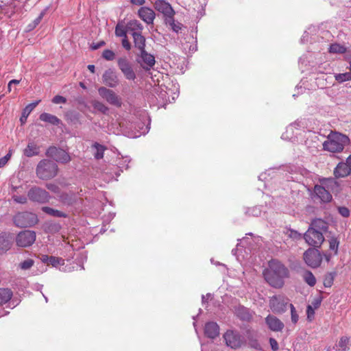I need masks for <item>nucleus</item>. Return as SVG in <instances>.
<instances>
[{
  "label": "nucleus",
  "mask_w": 351,
  "mask_h": 351,
  "mask_svg": "<svg viewBox=\"0 0 351 351\" xmlns=\"http://www.w3.org/2000/svg\"><path fill=\"white\" fill-rule=\"evenodd\" d=\"M265 322L272 331L280 332L284 328V324L278 317L271 315H269L265 318Z\"/></svg>",
  "instance_id": "nucleus-18"
},
{
  "label": "nucleus",
  "mask_w": 351,
  "mask_h": 351,
  "mask_svg": "<svg viewBox=\"0 0 351 351\" xmlns=\"http://www.w3.org/2000/svg\"><path fill=\"white\" fill-rule=\"evenodd\" d=\"M34 265V261L32 259H27L20 264V267L23 269H28Z\"/></svg>",
  "instance_id": "nucleus-48"
},
{
  "label": "nucleus",
  "mask_w": 351,
  "mask_h": 351,
  "mask_svg": "<svg viewBox=\"0 0 351 351\" xmlns=\"http://www.w3.org/2000/svg\"><path fill=\"white\" fill-rule=\"evenodd\" d=\"M304 260L309 267L317 268L320 265L322 257L319 250L310 248L304 253Z\"/></svg>",
  "instance_id": "nucleus-9"
},
{
  "label": "nucleus",
  "mask_w": 351,
  "mask_h": 351,
  "mask_svg": "<svg viewBox=\"0 0 351 351\" xmlns=\"http://www.w3.org/2000/svg\"><path fill=\"white\" fill-rule=\"evenodd\" d=\"M309 227L313 228L314 230L321 232L322 235L324 233L328 232V223L321 219H315L313 220Z\"/></svg>",
  "instance_id": "nucleus-23"
},
{
  "label": "nucleus",
  "mask_w": 351,
  "mask_h": 351,
  "mask_svg": "<svg viewBox=\"0 0 351 351\" xmlns=\"http://www.w3.org/2000/svg\"><path fill=\"white\" fill-rule=\"evenodd\" d=\"M44 16V12H41L39 16L32 23L27 25V30L32 31L33 30L41 21L43 17Z\"/></svg>",
  "instance_id": "nucleus-44"
},
{
  "label": "nucleus",
  "mask_w": 351,
  "mask_h": 351,
  "mask_svg": "<svg viewBox=\"0 0 351 351\" xmlns=\"http://www.w3.org/2000/svg\"><path fill=\"white\" fill-rule=\"evenodd\" d=\"M346 51V48L340 44L333 43L330 45L329 52L331 53H344Z\"/></svg>",
  "instance_id": "nucleus-37"
},
{
  "label": "nucleus",
  "mask_w": 351,
  "mask_h": 351,
  "mask_svg": "<svg viewBox=\"0 0 351 351\" xmlns=\"http://www.w3.org/2000/svg\"><path fill=\"white\" fill-rule=\"evenodd\" d=\"M350 350V338L341 337L336 345L335 351H348Z\"/></svg>",
  "instance_id": "nucleus-30"
},
{
  "label": "nucleus",
  "mask_w": 351,
  "mask_h": 351,
  "mask_svg": "<svg viewBox=\"0 0 351 351\" xmlns=\"http://www.w3.org/2000/svg\"><path fill=\"white\" fill-rule=\"evenodd\" d=\"M131 3L137 5H142L145 3V0H130Z\"/></svg>",
  "instance_id": "nucleus-60"
},
{
  "label": "nucleus",
  "mask_w": 351,
  "mask_h": 351,
  "mask_svg": "<svg viewBox=\"0 0 351 351\" xmlns=\"http://www.w3.org/2000/svg\"><path fill=\"white\" fill-rule=\"evenodd\" d=\"M59 201L65 205H72L76 200V195L73 192L61 193L58 195Z\"/></svg>",
  "instance_id": "nucleus-24"
},
{
  "label": "nucleus",
  "mask_w": 351,
  "mask_h": 351,
  "mask_svg": "<svg viewBox=\"0 0 351 351\" xmlns=\"http://www.w3.org/2000/svg\"><path fill=\"white\" fill-rule=\"evenodd\" d=\"M40 260L43 263L49 264V260H50V256H49L47 255L43 254L40 256Z\"/></svg>",
  "instance_id": "nucleus-59"
},
{
  "label": "nucleus",
  "mask_w": 351,
  "mask_h": 351,
  "mask_svg": "<svg viewBox=\"0 0 351 351\" xmlns=\"http://www.w3.org/2000/svg\"><path fill=\"white\" fill-rule=\"evenodd\" d=\"M306 314L308 320L310 322L312 321L314 318L315 310L311 305L307 306Z\"/></svg>",
  "instance_id": "nucleus-51"
},
{
  "label": "nucleus",
  "mask_w": 351,
  "mask_h": 351,
  "mask_svg": "<svg viewBox=\"0 0 351 351\" xmlns=\"http://www.w3.org/2000/svg\"><path fill=\"white\" fill-rule=\"evenodd\" d=\"M223 337L226 344L232 349L241 348L244 342L243 337L237 331L228 330Z\"/></svg>",
  "instance_id": "nucleus-5"
},
{
  "label": "nucleus",
  "mask_w": 351,
  "mask_h": 351,
  "mask_svg": "<svg viewBox=\"0 0 351 351\" xmlns=\"http://www.w3.org/2000/svg\"><path fill=\"white\" fill-rule=\"evenodd\" d=\"M304 281L310 287H313L316 284V278L313 273L308 270H305L302 274Z\"/></svg>",
  "instance_id": "nucleus-34"
},
{
  "label": "nucleus",
  "mask_w": 351,
  "mask_h": 351,
  "mask_svg": "<svg viewBox=\"0 0 351 351\" xmlns=\"http://www.w3.org/2000/svg\"><path fill=\"white\" fill-rule=\"evenodd\" d=\"M127 29L126 27H125L124 25L120 23H118V24L115 27V31L114 34L117 37H126L127 36Z\"/></svg>",
  "instance_id": "nucleus-38"
},
{
  "label": "nucleus",
  "mask_w": 351,
  "mask_h": 351,
  "mask_svg": "<svg viewBox=\"0 0 351 351\" xmlns=\"http://www.w3.org/2000/svg\"><path fill=\"white\" fill-rule=\"evenodd\" d=\"M314 192L322 202H329L332 199L331 194L322 186L315 185Z\"/></svg>",
  "instance_id": "nucleus-21"
},
{
  "label": "nucleus",
  "mask_w": 351,
  "mask_h": 351,
  "mask_svg": "<svg viewBox=\"0 0 351 351\" xmlns=\"http://www.w3.org/2000/svg\"><path fill=\"white\" fill-rule=\"evenodd\" d=\"M40 100H38L25 106V108L23 110L22 115L20 118L21 123H24L26 121L29 114L36 107V106L40 103Z\"/></svg>",
  "instance_id": "nucleus-29"
},
{
  "label": "nucleus",
  "mask_w": 351,
  "mask_h": 351,
  "mask_svg": "<svg viewBox=\"0 0 351 351\" xmlns=\"http://www.w3.org/2000/svg\"><path fill=\"white\" fill-rule=\"evenodd\" d=\"M8 162L5 160V158H0V168L4 167Z\"/></svg>",
  "instance_id": "nucleus-63"
},
{
  "label": "nucleus",
  "mask_w": 351,
  "mask_h": 351,
  "mask_svg": "<svg viewBox=\"0 0 351 351\" xmlns=\"http://www.w3.org/2000/svg\"><path fill=\"white\" fill-rule=\"evenodd\" d=\"M103 81L109 87L114 88L119 84V78L117 73L112 69L106 70L103 76Z\"/></svg>",
  "instance_id": "nucleus-17"
},
{
  "label": "nucleus",
  "mask_w": 351,
  "mask_h": 351,
  "mask_svg": "<svg viewBox=\"0 0 351 351\" xmlns=\"http://www.w3.org/2000/svg\"><path fill=\"white\" fill-rule=\"evenodd\" d=\"M303 238L309 245L314 247H320L324 241V237L322 232L314 230L311 227H308L307 231L304 234Z\"/></svg>",
  "instance_id": "nucleus-8"
},
{
  "label": "nucleus",
  "mask_w": 351,
  "mask_h": 351,
  "mask_svg": "<svg viewBox=\"0 0 351 351\" xmlns=\"http://www.w3.org/2000/svg\"><path fill=\"white\" fill-rule=\"evenodd\" d=\"M11 247V241L5 233L0 234V254H2Z\"/></svg>",
  "instance_id": "nucleus-26"
},
{
  "label": "nucleus",
  "mask_w": 351,
  "mask_h": 351,
  "mask_svg": "<svg viewBox=\"0 0 351 351\" xmlns=\"http://www.w3.org/2000/svg\"><path fill=\"white\" fill-rule=\"evenodd\" d=\"M126 29L133 37L134 35L142 34L143 25L137 20H131L127 23Z\"/></svg>",
  "instance_id": "nucleus-20"
},
{
  "label": "nucleus",
  "mask_w": 351,
  "mask_h": 351,
  "mask_svg": "<svg viewBox=\"0 0 351 351\" xmlns=\"http://www.w3.org/2000/svg\"><path fill=\"white\" fill-rule=\"evenodd\" d=\"M138 16L147 25L153 24L156 18L154 10L148 7H141L138 11Z\"/></svg>",
  "instance_id": "nucleus-16"
},
{
  "label": "nucleus",
  "mask_w": 351,
  "mask_h": 351,
  "mask_svg": "<svg viewBox=\"0 0 351 351\" xmlns=\"http://www.w3.org/2000/svg\"><path fill=\"white\" fill-rule=\"evenodd\" d=\"M42 210L46 214L55 217H66L67 215L60 210H56L51 207L44 206L42 208Z\"/></svg>",
  "instance_id": "nucleus-32"
},
{
  "label": "nucleus",
  "mask_w": 351,
  "mask_h": 351,
  "mask_svg": "<svg viewBox=\"0 0 351 351\" xmlns=\"http://www.w3.org/2000/svg\"><path fill=\"white\" fill-rule=\"evenodd\" d=\"M92 104L95 109L99 110V112L104 114L107 113L108 111V108L101 101L95 100L93 101Z\"/></svg>",
  "instance_id": "nucleus-41"
},
{
  "label": "nucleus",
  "mask_w": 351,
  "mask_h": 351,
  "mask_svg": "<svg viewBox=\"0 0 351 351\" xmlns=\"http://www.w3.org/2000/svg\"><path fill=\"white\" fill-rule=\"evenodd\" d=\"M27 197L31 201L40 204L48 202L51 198L46 190L38 186L32 187L27 193Z\"/></svg>",
  "instance_id": "nucleus-7"
},
{
  "label": "nucleus",
  "mask_w": 351,
  "mask_h": 351,
  "mask_svg": "<svg viewBox=\"0 0 351 351\" xmlns=\"http://www.w3.org/2000/svg\"><path fill=\"white\" fill-rule=\"evenodd\" d=\"M14 201L19 204H25L27 202V197L25 196H14Z\"/></svg>",
  "instance_id": "nucleus-55"
},
{
  "label": "nucleus",
  "mask_w": 351,
  "mask_h": 351,
  "mask_svg": "<svg viewBox=\"0 0 351 351\" xmlns=\"http://www.w3.org/2000/svg\"><path fill=\"white\" fill-rule=\"evenodd\" d=\"M269 343H270V346H271V349L274 350V351H276L278 350V342L276 341V339H273V338H270L269 339Z\"/></svg>",
  "instance_id": "nucleus-56"
},
{
  "label": "nucleus",
  "mask_w": 351,
  "mask_h": 351,
  "mask_svg": "<svg viewBox=\"0 0 351 351\" xmlns=\"http://www.w3.org/2000/svg\"><path fill=\"white\" fill-rule=\"evenodd\" d=\"M105 44H106L105 42L101 40L97 43H93L90 45V48L93 50H96V49H98L99 48L101 47L102 46H104Z\"/></svg>",
  "instance_id": "nucleus-58"
},
{
  "label": "nucleus",
  "mask_w": 351,
  "mask_h": 351,
  "mask_svg": "<svg viewBox=\"0 0 351 351\" xmlns=\"http://www.w3.org/2000/svg\"><path fill=\"white\" fill-rule=\"evenodd\" d=\"M64 260L55 256H50V260L49 264L51 265L53 267H57L60 265H64Z\"/></svg>",
  "instance_id": "nucleus-46"
},
{
  "label": "nucleus",
  "mask_w": 351,
  "mask_h": 351,
  "mask_svg": "<svg viewBox=\"0 0 351 351\" xmlns=\"http://www.w3.org/2000/svg\"><path fill=\"white\" fill-rule=\"evenodd\" d=\"M235 314L243 321H249L252 318L249 309L243 306H239L235 308Z\"/></svg>",
  "instance_id": "nucleus-27"
},
{
  "label": "nucleus",
  "mask_w": 351,
  "mask_h": 351,
  "mask_svg": "<svg viewBox=\"0 0 351 351\" xmlns=\"http://www.w3.org/2000/svg\"><path fill=\"white\" fill-rule=\"evenodd\" d=\"M204 334L208 338H216L219 335V325L214 322L206 323L204 327Z\"/></svg>",
  "instance_id": "nucleus-19"
},
{
  "label": "nucleus",
  "mask_w": 351,
  "mask_h": 351,
  "mask_svg": "<svg viewBox=\"0 0 351 351\" xmlns=\"http://www.w3.org/2000/svg\"><path fill=\"white\" fill-rule=\"evenodd\" d=\"M36 240V233L32 230L20 232L16 238V245L19 247H26L32 245Z\"/></svg>",
  "instance_id": "nucleus-12"
},
{
  "label": "nucleus",
  "mask_w": 351,
  "mask_h": 351,
  "mask_svg": "<svg viewBox=\"0 0 351 351\" xmlns=\"http://www.w3.org/2000/svg\"><path fill=\"white\" fill-rule=\"evenodd\" d=\"M288 304L289 299L282 295H274L269 300V306L274 313L285 312Z\"/></svg>",
  "instance_id": "nucleus-6"
},
{
  "label": "nucleus",
  "mask_w": 351,
  "mask_h": 351,
  "mask_svg": "<svg viewBox=\"0 0 351 351\" xmlns=\"http://www.w3.org/2000/svg\"><path fill=\"white\" fill-rule=\"evenodd\" d=\"M121 44H122L123 47L124 49H125L126 50L129 51V50L131 49V47L132 46H131V44L129 42L127 36L123 38L122 41H121Z\"/></svg>",
  "instance_id": "nucleus-54"
},
{
  "label": "nucleus",
  "mask_w": 351,
  "mask_h": 351,
  "mask_svg": "<svg viewBox=\"0 0 351 351\" xmlns=\"http://www.w3.org/2000/svg\"><path fill=\"white\" fill-rule=\"evenodd\" d=\"M52 102L56 104H65L66 102V99L62 96L56 95L52 99Z\"/></svg>",
  "instance_id": "nucleus-52"
},
{
  "label": "nucleus",
  "mask_w": 351,
  "mask_h": 351,
  "mask_svg": "<svg viewBox=\"0 0 351 351\" xmlns=\"http://www.w3.org/2000/svg\"><path fill=\"white\" fill-rule=\"evenodd\" d=\"M286 234L291 239H293V240H295V241H298V240H300L303 238V236L302 235V234H300L299 232H298L297 230H293V229H287V232H286Z\"/></svg>",
  "instance_id": "nucleus-42"
},
{
  "label": "nucleus",
  "mask_w": 351,
  "mask_h": 351,
  "mask_svg": "<svg viewBox=\"0 0 351 351\" xmlns=\"http://www.w3.org/2000/svg\"><path fill=\"white\" fill-rule=\"evenodd\" d=\"M46 188L49 190L50 191L53 192L55 194H57L58 195L60 193V189L59 186L53 183H47L46 184Z\"/></svg>",
  "instance_id": "nucleus-47"
},
{
  "label": "nucleus",
  "mask_w": 351,
  "mask_h": 351,
  "mask_svg": "<svg viewBox=\"0 0 351 351\" xmlns=\"http://www.w3.org/2000/svg\"><path fill=\"white\" fill-rule=\"evenodd\" d=\"M12 149H10L8 153L5 156H3V158H5V160L7 162H8V160L10 159L11 158V156H12Z\"/></svg>",
  "instance_id": "nucleus-62"
},
{
  "label": "nucleus",
  "mask_w": 351,
  "mask_h": 351,
  "mask_svg": "<svg viewBox=\"0 0 351 351\" xmlns=\"http://www.w3.org/2000/svg\"><path fill=\"white\" fill-rule=\"evenodd\" d=\"M351 170L346 163L339 162L334 169L335 178H344L350 174Z\"/></svg>",
  "instance_id": "nucleus-22"
},
{
  "label": "nucleus",
  "mask_w": 351,
  "mask_h": 351,
  "mask_svg": "<svg viewBox=\"0 0 351 351\" xmlns=\"http://www.w3.org/2000/svg\"><path fill=\"white\" fill-rule=\"evenodd\" d=\"M130 161V160L128 157H125L118 162L117 165L119 168L127 169L128 168V163Z\"/></svg>",
  "instance_id": "nucleus-50"
},
{
  "label": "nucleus",
  "mask_w": 351,
  "mask_h": 351,
  "mask_svg": "<svg viewBox=\"0 0 351 351\" xmlns=\"http://www.w3.org/2000/svg\"><path fill=\"white\" fill-rule=\"evenodd\" d=\"M98 93L99 95L103 99H106L110 104L117 107L121 106L122 103L120 98L112 90L108 89L106 87H100L98 89Z\"/></svg>",
  "instance_id": "nucleus-14"
},
{
  "label": "nucleus",
  "mask_w": 351,
  "mask_h": 351,
  "mask_svg": "<svg viewBox=\"0 0 351 351\" xmlns=\"http://www.w3.org/2000/svg\"><path fill=\"white\" fill-rule=\"evenodd\" d=\"M335 273H328L325 275L324 278V285L325 287H330L334 281Z\"/></svg>",
  "instance_id": "nucleus-43"
},
{
  "label": "nucleus",
  "mask_w": 351,
  "mask_h": 351,
  "mask_svg": "<svg viewBox=\"0 0 351 351\" xmlns=\"http://www.w3.org/2000/svg\"><path fill=\"white\" fill-rule=\"evenodd\" d=\"M102 58L108 61H111L115 58V53L112 50L105 49L102 53Z\"/></svg>",
  "instance_id": "nucleus-45"
},
{
  "label": "nucleus",
  "mask_w": 351,
  "mask_h": 351,
  "mask_svg": "<svg viewBox=\"0 0 351 351\" xmlns=\"http://www.w3.org/2000/svg\"><path fill=\"white\" fill-rule=\"evenodd\" d=\"M39 119L40 121L50 123L53 125H58L61 123V120L56 116L47 112L42 113Z\"/></svg>",
  "instance_id": "nucleus-25"
},
{
  "label": "nucleus",
  "mask_w": 351,
  "mask_h": 351,
  "mask_svg": "<svg viewBox=\"0 0 351 351\" xmlns=\"http://www.w3.org/2000/svg\"><path fill=\"white\" fill-rule=\"evenodd\" d=\"M38 222L36 214L29 212H23L16 214L14 217V224L21 228L31 227Z\"/></svg>",
  "instance_id": "nucleus-4"
},
{
  "label": "nucleus",
  "mask_w": 351,
  "mask_h": 351,
  "mask_svg": "<svg viewBox=\"0 0 351 351\" xmlns=\"http://www.w3.org/2000/svg\"><path fill=\"white\" fill-rule=\"evenodd\" d=\"M46 155L61 163H67L71 160V157L67 152L56 147H49L46 152Z\"/></svg>",
  "instance_id": "nucleus-11"
},
{
  "label": "nucleus",
  "mask_w": 351,
  "mask_h": 351,
  "mask_svg": "<svg viewBox=\"0 0 351 351\" xmlns=\"http://www.w3.org/2000/svg\"><path fill=\"white\" fill-rule=\"evenodd\" d=\"M154 8L162 13L165 19L171 18L175 15V11L169 3L165 0H156L154 4Z\"/></svg>",
  "instance_id": "nucleus-15"
},
{
  "label": "nucleus",
  "mask_w": 351,
  "mask_h": 351,
  "mask_svg": "<svg viewBox=\"0 0 351 351\" xmlns=\"http://www.w3.org/2000/svg\"><path fill=\"white\" fill-rule=\"evenodd\" d=\"M92 148L95 150L94 153V156L97 160H99L103 158L105 150L106 149V147L98 143H95L92 145Z\"/></svg>",
  "instance_id": "nucleus-35"
},
{
  "label": "nucleus",
  "mask_w": 351,
  "mask_h": 351,
  "mask_svg": "<svg viewBox=\"0 0 351 351\" xmlns=\"http://www.w3.org/2000/svg\"><path fill=\"white\" fill-rule=\"evenodd\" d=\"M338 210L339 214L344 217H348L350 215L349 209L345 206L339 207Z\"/></svg>",
  "instance_id": "nucleus-53"
},
{
  "label": "nucleus",
  "mask_w": 351,
  "mask_h": 351,
  "mask_svg": "<svg viewBox=\"0 0 351 351\" xmlns=\"http://www.w3.org/2000/svg\"><path fill=\"white\" fill-rule=\"evenodd\" d=\"M12 149H10L8 153L5 156H3V158H5V160L7 162H8V160L10 159L11 158V156H12Z\"/></svg>",
  "instance_id": "nucleus-61"
},
{
  "label": "nucleus",
  "mask_w": 351,
  "mask_h": 351,
  "mask_svg": "<svg viewBox=\"0 0 351 351\" xmlns=\"http://www.w3.org/2000/svg\"><path fill=\"white\" fill-rule=\"evenodd\" d=\"M58 165L49 160H40L36 167L37 176L44 180L54 178L58 174Z\"/></svg>",
  "instance_id": "nucleus-3"
},
{
  "label": "nucleus",
  "mask_w": 351,
  "mask_h": 351,
  "mask_svg": "<svg viewBox=\"0 0 351 351\" xmlns=\"http://www.w3.org/2000/svg\"><path fill=\"white\" fill-rule=\"evenodd\" d=\"M349 143L350 139L346 135L331 132L328 135L327 140L323 143V149L331 153H340Z\"/></svg>",
  "instance_id": "nucleus-2"
},
{
  "label": "nucleus",
  "mask_w": 351,
  "mask_h": 351,
  "mask_svg": "<svg viewBox=\"0 0 351 351\" xmlns=\"http://www.w3.org/2000/svg\"><path fill=\"white\" fill-rule=\"evenodd\" d=\"M132 38L134 47L138 50V52L145 50L146 39L142 34L134 35Z\"/></svg>",
  "instance_id": "nucleus-28"
},
{
  "label": "nucleus",
  "mask_w": 351,
  "mask_h": 351,
  "mask_svg": "<svg viewBox=\"0 0 351 351\" xmlns=\"http://www.w3.org/2000/svg\"><path fill=\"white\" fill-rule=\"evenodd\" d=\"M346 164L348 167L351 169V155L347 158Z\"/></svg>",
  "instance_id": "nucleus-64"
},
{
  "label": "nucleus",
  "mask_w": 351,
  "mask_h": 351,
  "mask_svg": "<svg viewBox=\"0 0 351 351\" xmlns=\"http://www.w3.org/2000/svg\"><path fill=\"white\" fill-rule=\"evenodd\" d=\"M117 64L127 80H134L136 79V73L127 58H119L117 60Z\"/></svg>",
  "instance_id": "nucleus-13"
},
{
  "label": "nucleus",
  "mask_w": 351,
  "mask_h": 351,
  "mask_svg": "<svg viewBox=\"0 0 351 351\" xmlns=\"http://www.w3.org/2000/svg\"><path fill=\"white\" fill-rule=\"evenodd\" d=\"M39 154V147L34 143H29L24 149V155L27 157H32Z\"/></svg>",
  "instance_id": "nucleus-31"
},
{
  "label": "nucleus",
  "mask_w": 351,
  "mask_h": 351,
  "mask_svg": "<svg viewBox=\"0 0 351 351\" xmlns=\"http://www.w3.org/2000/svg\"><path fill=\"white\" fill-rule=\"evenodd\" d=\"M289 306L291 308V321L293 323L295 324L298 321V315L293 305L292 304H289Z\"/></svg>",
  "instance_id": "nucleus-49"
},
{
  "label": "nucleus",
  "mask_w": 351,
  "mask_h": 351,
  "mask_svg": "<svg viewBox=\"0 0 351 351\" xmlns=\"http://www.w3.org/2000/svg\"><path fill=\"white\" fill-rule=\"evenodd\" d=\"M166 24H169L172 30L176 33H178L182 27V24L180 22H176L174 20V16L171 18H169L168 19H165Z\"/></svg>",
  "instance_id": "nucleus-36"
},
{
  "label": "nucleus",
  "mask_w": 351,
  "mask_h": 351,
  "mask_svg": "<svg viewBox=\"0 0 351 351\" xmlns=\"http://www.w3.org/2000/svg\"><path fill=\"white\" fill-rule=\"evenodd\" d=\"M263 275L265 281L271 287L280 289L284 286L285 279L289 278V271L280 261L271 259L263 270Z\"/></svg>",
  "instance_id": "nucleus-1"
},
{
  "label": "nucleus",
  "mask_w": 351,
  "mask_h": 351,
  "mask_svg": "<svg viewBox=\"0 0 351 351\" xmlns=\"http://www.w3.org/2000/svg\"><path fill=\"white\" fill-rule=\"evenodd\" d=\"M250 345L252 348H253L256 350H262L261 344L256 340L251 341L250 342Z\"/></svg>",
  "instance_id": "nucleus-57"
},
{
  "label": "nucleus",
  "mask_w": 351,
  "mask_h": 351,
  "mask_svg": "<svg viewBox=\"0 0 351 351\" xmlns=\"http://www.w3.org/2000/svg\"><path fill=\"white\" fill-rule=\"evenodd\" d=\"M328 241L330 250L334 252L335 255L337 254L339 245V240L336 237H331Z\"/></svg>",
  "instance_id": "nucleus-40"
},
{
  "label": "nucleus",
  "mask_w": 351,
  "mask_h": 351,
  "mask_svg": "<svg viewBox=\"0 0 351 351\" xmlns=\"http://www.w3.org/2000/svg\"><path fill=\"white\" fill-rule=\"evenodd\" d=\"M136 60L145 71L150 70L156 63L155 57L145 50L136 53Z\"/></svg>",
  "instance_id": "nucleus-10"
},
{
  "label": "nucleus",
  "mask_w": 351,
  "mask_h": 351,
  "mask_svg": "<svg viewBox=\"0 0 351 351\" xmlns=\"http://www.w3.org/2000/svg\"><path fill=\"white\" fill-rule=\"evenodd\" d=\"M335 80L339 83H342L346 81L351 80V72H346L343 73H337L335 75Z\"/></svg>",
  "instance_id": "nucleus-39"
},
{
  "label": "nucleus",
  "mask_w": 351,
  "mask_h": 351,
  "mask_svg": "<svg viewBox=\"0 0 351 351\" xmlns=\"http://www.w3.org/2000/svg\"><path fill=\"white\" fill-rule=\"evenodd\" d=\"M12 297V291L10 289H0V305L7 303Z\"/></svg>",
  "instance_id": "nucleus-33"
}]
</instances>
